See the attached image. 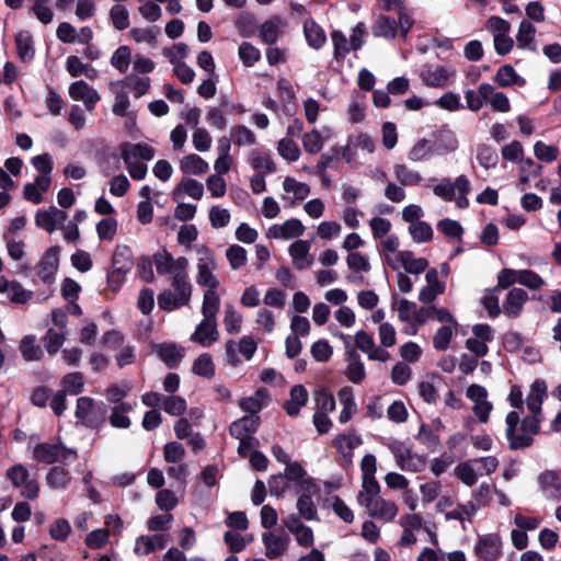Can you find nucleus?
<instances>
[{
    "label": "nucleus",
    "mask_w": 561,
    "mask_h": 561,
    "mask_svg": "<svg viewBox=\"0 0 561 561\" xmlns=\"http://www.w3.org/2000/svg\"><path fill=\"white\" fill-rule=\"evenodd\" d=\"M541 417L526 416L520 421L519 413L512 411L505 419V436L508 447L518 450L529 447L534 443V436L540 431Z\"/></svg>",
    "instance_id": "f257e3e1"
},
{
    "label": "nucleus",
    "mask_w": 561,
    "mask_h": 561,
    "mask_svg": "<svg viewBox=\"0 0 561 561\" xmlns=\"http://www.w3.org/2000/svg\"><path fill=\"white\" fill-rule=\"evenodd\" d=\"M119 152L129 175L137 181L144 180L147 175L148 168L139 160H152L156 156L154 148L141 142H123L119 146Z\"/></svg>",
    "instance_id": "f03ea898"
},
{
    "label": "nucleus",
    "mask_w": 561,
    "mask_h": 561,
    "mask_svg": "<svg viewBox=\"0 0 561 561\" xmlns=\"http://www.w3.org/2000/svg\"><path fill=\"white\" fill-rule=\"evenodd\" d=\"M192 297V284L187 273L172 276L171 289L163 290L158 296V306L164 311H173L190 304Z\"/></svg>",
    "instance_id": "7ed1b4c3"
},
{
    "label": "nucleus",
    "mask_w": 561,
    "mask_h": 561,
    "mask_svg": "<svg viewBox=\"0 0 561 561\" xmlns=\"http://www.w3.org/2000/svg\"><path fill=\"white\" fill-rule=\"evenodd\" d=\"M471 191V184L466 175H459L453 182L449 178H443L438 184L433 187V193L445 202H455L460 209L469 207L468 194Z\"/></svg>",
    "instance_id": "20e7f679"
},
{
    "label": "nucleus",
    "mask_w": 561,
    "mask_h": 561,
    "mask_svg": "<svg viewBox=\"0 0 561 561\" xmlns=\"http://www.w3.org/2000/svg\"><path fill=\"white\" fill-rule=\"evenodd\" d=\"M393 455L396 465L403 471L420 472L426 466V458L412 450V448L400 440L392 439L386 444Z\"/></svg>",
    "instance_id": "39448f33"
},
{
    "label": "nucleus",
    "mask_w": 561,
    "mask_h": 561,
    "mask_svg": "<svg viewBox=\"0 0 561 561\" xmlns=\"http://www.w3.org/2000/svg\"><path fill=\"white\" fill-rule=\"evenodd\" d=\"M197 284L202 287H206L207 289H217L219 280L215 275L217 262L213 251L205 245H201L197 249Z\"/></svg>",
    "instance_id": "423d86ee"
},
{
    "label": "nucleus",
    "mask_w": 561,
    "mask_h": 561,
    "mask_svg": "<svg viewBox=\"0 0 561 561\" xmlns=\"http://www.w3.org/2000/svg\"><path fill=\"white\" fill-rule=\"evenodd\" d=\"M33 458L47 465L54 462L67 463L77 458V451L67 448L61 443H39L33 449Z\"/></svg>",
    "instance_id": "0eeeda50"
},
{
    "label": "nucleus",
    "mask_w": 561,
    "mask_h": 561,
    "mask_svg": "<svg viewBox=\"0 0 561 561\" xmlns=\"http://www.w3.org/2000/svg\"><path fill=\"white\" fill-rule=\"evenodd\" d=\"M106 407L104 403H95L89 397H80L77 400L76 416L92 428L100 427L105 422Z\"/></svg>",
    "instance_id": "6e6552de"
},
{
    "label": "nucleus",
    "mask_w": 561,
    "mask_h": 561,
    "mask_svg": "<svg viewBox=\"0 0 561 561\" xmlns=\"http://www.w3.org/2000/svg\"><path fill=\"white\" fill-rule=\"evenodd\" d=\"M256 348V342L249 335L241 337L239 342L229 340L226 342L225 346L226 360L230 366L237 367L241 364V357L239 355L245 360H250Z\"/></svg>",
    "instance_id": "1a4fd4ad"
},
{
    "label": "nucleus",
    "mask_w": 561,
    "mask_h": 561,
    "mask_svg": "<svg viewBox=\"0 0 561 561\" xmlns=\"http://www.w3.org/2000/svg\"><path fill=\"white\" fill-rule=\"evenodd\" d=\"M61 249L59 245L48 248L36 264V274L45 285H53L59 268Z\"/></svg>",
    "instance_id": "9d476101"
},
{
    "label": "nucleus",
    "mask_w": 561,
    "mask_h": 561,
    "mask_svg": "<svg viewBox=\"0 0 561 561\" xmlns=\"http://www.w3.org/2000/svg\"><path fill=\"white\" fill-rule=\"evenodd\" d=\"M300 491L296 505L299 516L306 520H318V511L312 500L319 493L318 485L313 480H304Z\"/></svg>",
    "instance_id": "9b49d317"
},
{
    "label": "nucleus",
    "mask_w": 561,
    "mask_h": 561,
    "mask_svg": "<svg viewBox=\"0 0 561 561\" xmlns=\"http://www.w3.org/2000/svg\"><path fill=\"white\" fill-rule=\"evenodd\" d=\"M28 470L23 465H14L7 471V478L15 488H21V494L30 500L38 496L39 485L37 481L28 479Z\"/></svg>",
    "instance_id": "f8f14e48"
},
{
    "label": "nucleus",
    "mask_w": 561,
    "mask_h": 561,
    "mask_svg": "<svg viewBox=\"0 0 561 561\" xmlns=\"http://www.w3.org/2000/svg\"><path fill=\"white\" fill-rule=\"evenodd\" d=\"M503 541L497 534L480 535L474 546L476 556L482 561H497L503 551Z\"/></svg>",
    "instance_id": "ddd939ff"
},
{
    "label": "nucleus",
    "mask_w": 561,
    "mask_h": 561,
    "mask_svg": "<svg viewBox=\"0 0 561 561\" xmlns=\"http://www.w3.org/2000/svg\"><path fill=\"white\" fill-rule=\"evenodd\" d=\"M466 397L473 402L472 411L481 423H486L493 404L488 401V390L478 383L470 385L466 390Z\"/></svg>",
    "instance_id": "4468645a"
},
{
    "label": "nucleus",
    "mask_w": 561,
    "mask_h": 561,
    "mask_svg": "<svg viewBox=\"0 0 561 561\" xmlns=\"http://www.w3.org/2000/svg\"><path fill=\"white\" fill-rule=\"evenodd\" d=\"M153 262L158 274L165 275L172 274H186L188 267V260L184 256L174 259L167 250H161L153 255Z\"/></svg>",
    "instance_id": "2eb2a0df"
},
{
    "label": "nucleus",
    "mask_w": 561,
    "mask_h": 561,
    "mask_svg": "<svg viewBox=\"0 0 561 561\" xmlns=\"http://www.w3.org/2000/svg\"><path fill=\"white\" fill-rule=\"evenodd\" d=\"M363 439L355 431H348L336 435L332 445L341 456L344 465H351L354 457V449L362 445Z\"/></svg>",
    "instance_id": "dca6fc26"
},
{
    "label": "nucleus",
    "mask_w": 561,
    "mask_h": 561,
    "mask_svg": "<svg viewBox=\"0 0 561 561\" xmlns=\"http://www.w3.org/2000/svg\"><path fill=\"white\" fill-rule=\"evenodd\" d=\"M455 69L440 65H425L420 71L423 83L432 88L446 85L449 79L455 77Z\"/></svg>",
    "instance_id": "f3484780"
},
{
    "label": "nucleus",
    "mask_w": 561,
    "mask_h": 561,
    "mask_svg": "<svg viewBox=\"0 0 561 561\" xmlns=\"http://www.w3.org/2000/svg\"><path fill=\"white\" fill-rule=\"evenodd\" d=\"M266 558L273 560L282 557L290 545V537L284 531H266L262 535Z\"/></svg>",
    "instance_id": "a211bd4d"
},
{
    "label": "nucleus",
    "mask_w": 561,
    "mask_h": 561,
    "mask_svg": "<svg viewBox=\"0 0 561 561\" xmlns=\"http://www.w3.org/2000/svg\"><path fill=\"white\" fill-rule=\"evenodd\" d=\"M305 231L306 227L301 220L290 218L283 224L272 225L266 231V237L268 239L291 240L301 237Z\"/></svg>",
    "instance_id": "6ab92c4d"
},
{
    "label": "nucleus",
    "mask_w": 561,
    "mask_h": 561,
    "mask_svg": "<svg viewBox=\"0 0 561 561\" xmlns=\"http://www.w3.org/2000/svg\"><path fill=\"white\" fill-rule=\"evenodd\" d=\"M68 93L73 101H81L88 112H92L101 100L99 92L83 80L72 82Z\"/></svg>",
    "instance_id": "aec40b11"
},
{
    "label": "nucleus",
    "mask_w": 561,
    "mask_h": 561,
    "mask_svg": "<svg viewBox=\"0 0 561 561\" xmlns=\"http://www.w3.org/2000/svg\"><path fill=\"white\" fill-rule=\"evenodd\" d=\"M68 214L65 210L58 209L56 206H50L47 209H39L35 214V224L38 228L48 233H53L56 229L66 222Z\"/></svg>",
    "instance_id": "412c9836"
},
{
    "label": "nucleus",
    "mask_w": 561,
    "mask_h": 561,
    "mask_svg": "<svg viewBox=\"0 0 561 561\" xmlns=\"http://www.w3.org/2000/svg\"><path fill=\"white\" fill-rule=\"evenodd\" d=\"M310 250L311 242L302 239L294 241L288 247V254L296 270L304 271L313 264L314 259Z\"/></svg>",
    "instance_id": "4be33fe9"
},
{
    "label": "nucleus",
    "mask_w": 561,
    "mask_h": 561,
    "mask_svg": "<svg viewBox=\"0 0 561 561\" xmlns=\"http://www.w3.org/2000/svg\"><path fill=\"white\" fill-rule=\"evenodd\" d=\"M537 482L545 499L550 501L561 500V477L557 471L546 470L541 472Z\"/></svg>",
    "instance_id": "5701e85b"
},
{
    "label": "nucleus",
    "mask_w": 561,
    "mask_h": 561,
    "mask_svg": "<svg viewBox=\"0 0 561 561\" xmlns=\"http://www.w3.org/2000/svg\"><path fill=\"white\" fill-rule=\"evenodd\" d=\"M371 517L391 522L398 514V506L394 502L377 496L366 501L363 505Z\"/></svg>",
    "instance_id": "b1692460"
},
{
    "label": "nucleus",
    "mask_w": 561,
    "mask_h": 561,
    "mask_svg": "<svg viewBox=\"0 0 561 561\" xmlns=\"http://www.w3.org/2000/svg\"><path fill=\"white\" fill-rule=\"evenodd\" d=\"M426 285L422 287L419 293V300L423 304L433 302L438 296L445 291V283L438 278V271L436 268L427 270L425 274Z\"/></svg>",
    "instance_id": "393cba45"
},
{
    "label": "nucleus",
    "mask_w": 561,
    "mask_h": 561,
    "mask_svg": "<svg viewBox=\"0 0 561 561\" xmlns=\"http://www.w3.org/2000/svg\"><path fill=\"white\" fill-rule=\"evenodd\" d=\"M528 300V294L519 287L511 288L502 305V312L508 318H518Z\"/></svg>",
    "instance_id": "a878e982"
},
{
    "label": "nucleus",
    "mask_w": 561,
    "mask_h": 561,
    "mask_svg": "<svg viewBox=\"0 0 561 561\" xmlns=\"http://www.w3.org/2000/svg\"><path fill=\"white\" fill-rule=\"evenodd\" d=\"M219 332L217 330V320L203 318L191 335V341L203 347H209L217 342Z\"/></svg>",
    "instance_id": "bb28decb"
},
{
    "label": "nucleus",
    "mask_w": 561,
    "mask_h": 561,
    "mask_svg": "<svg viewBox=\"0 0 561 561\" xmlns=\"http://www.w3.org/2000/svg\"><path fill=\"white\" fill-rule=\"evenodd\" d=\"M286 21L280 16H273L259 27L261 41L266 45H274L284 33Z\"/></svg>",
    "instance_id": "cd10ccee"
},
{
    "label": "nucleus",
    "mask_w": 561,
    "mask_h": 561,
    "mask_svg": "<svg viewBox=\"0 0 561 561\" xmlns=\"http://www.w3.org/2000/svg\"><path fill=\"white\" fill-rule=\"evenodd\" d=\"M333 136V131L329 127H323L321 130L313 128L312 130L304 134L302 146L307 153L316 154L319 153L325 140Z\"/></svg>",
    "instance_id": "c85d7f7f"
},
{
    "label": "nucleus",
    "mask_w": 561,
    "mask_h": 561,
    "mask_svg": "<svg viewBox=\"0 0 561 561\" xmlns=\"http://www.w3.org/2000/svg\"><path fill=\"white\" fill-rule=\"evenodd\" d=\"M283 190L287 194L293 195L291 197L286 196V195H284L282 197V199L284 202H287V204L289 206H294L297 203L302 202L304 199H306L309 196V194L311 192V188L308 184H306L304 182H299L296 179L290 178V176L285 178V180L283 182Z\"/></svg>",
    "instance_id": "c756f323"
},
{
    "label": "nucleus",
    "mask_w": 561,
    "mask_h": 561,
    "mask_svg": "<svg viewBox=\"0 0 561 561\" xmlns=\"http://www.w3.org/2000/svg\"><path fill=\"white\" fill-rule=\"evenodd\" d=\"M0 294L5 295L11 302L25 304L32 298V291L26 290L19 282L0 276Z\"/></svg>",
    "instance_id": "7c9ffc66"
},
{
    "label": "nucleus",
    "mask_w": 561,
    "mask_h": 561,
    "mask_svg": "<svg viewBox=\"0 0 561 561\" xmlns=\"http://www.w3.org/2000/svg\"><path fill=\"white\" fill-rule=\"evenodd\" d=\"M547 398V385L541 379H536L531 386L526 398V404L530 411V416L540 417L541 405L543 400Z\"/></svg>",
    "instance_id": "2f4dec72"
},
{
    "label": "nucleus",
    "mask_w": 561,
    "mask_h": 561,
    "mask_svg": "<svg viewBox=\"0 0 561 561\" xmlns=\"http://www.w3.org/2000/svg\"><path fill=\"white\" fill-rule=\"evenodd\" d=\"M309 394L305 386L296 385L289 391V399L284 403V409L289 416H297L300 409L308 402Z\"/></svg>",
    "instance_id": "473e14b6"
},
{
    "label": "nucleus",
    "mask_w": 561,
    "mask_h": 561,
    "mask_svg": "<svg viewBox=\"0 0 561 561\" xmlns=\"http://www.w3.org/2000/svg\"><path fill=\"white\" fill-rule=\"evenodd\" d=\"M536 27L528 20H523L518 25L516 34L517 47L520 49H527L533 53H536Z\"/></svg>",
    "instance_id": "72a5a7b5"
},
{
    "label": "nucleus",
    "mask_w": 561,
    "mask_h": 561,
    "mask_svg": "<svg viewBox=\"0 0 561 561\" xmlns=\"http://www.w3.org/2000/svg\"><path fill=\"white\" fill-rule=\"evenodd\" d=\"M136 405L137 403L135 401L113 405L108 417L110 424L115 428H128L131 425L128 413L131 412Z\"/></svg>",
    "instance_id": "f704fd0d"
},
{
    "label": "nucleus",
    "mask_w": 561,
    "mask_h": 561,
    "mask_svg": "<svg viewBox=\"0 0 561 561\" xmlns=\"http://www.w3.org/2000/svg\"><path fill=\"white\" fill-rule=\"evenodd\" d=\"M168 539L164 535L140 536L136 539L134 552L138 556H147L157 549H163Z\"/></svg>",
    "instance_id": "c9c22d12"
},
{
    "label": "nucleus",
    "mask_w": 561,
    "mask_h": 561,
    "mask_svg": "<svg viewBox=\"0 0 561 561\" xmlns=\"http://www.w3.org/2000/svg\"><path fill=\"white\" fill-rule=\"evenodd\" d=\"M50 183V176L37 175L33 183H27L24 186V197L34 204H39L43 201V193L49 188Z\"/></svg>",
    "instance_id": "e433bc0d"
},
{
    "label": "nucleus",
    "mask_w": 561,
    "mask_h": 561,
    "mask_svg": "<svg viewBox=\"0 0 561 561\" xmlns=\"http://www.w3.org/2000/svg\"><path fill=\"white\" fill-rule=\"evenodd\" d=\"M260 425L257 415L243 416L230 425V434L236 438L252 437Z\"/></svg>",
    "instance_id": "4c0bfd02"
},
{
    "label": "nucleus",
    "mask_w": 561,
    "mask_h": 561,
    "mask_svg": "<svg viewBox=\"0 0 561 561\" xmlns=\"http://www.w3.org/2000/svg\"><path fill=\"white\" fill-rule=\"evenodd\" d=\"M174 198H182L184 196H188L193 199L199 201L204 195V186L201 182L192 179L184 178L178 184L176 188L173 192Z\"/></svg>",
    "instance_id": "58836bf2"
},
{
    "label": "nucleus",
    "mask_w": 561,
    "mask_h": 561,
    "mask_svg": "<svg viewBox=\"0 0 561 561\" xmlns=\"http://www.w3.org/2000/svg\"><path fill=\"white\" fill-rule=\"evenodd\" d=\"M393 175L402 186H417L423 182V176L420 172L403 163H396L393 165Z\"/></svg>",
    "instance_id": "ea45409f"
},
{
    "label": "nucleus",
    "mask_w": 561,
    "mask_h": 561,
    "mask_svg": "<svg viewBox=\"0 0 561 561\" xmlns=\"http://www.w3.org/2000/svg\"><path fill=\"white\" fill-rule=\"evenodd\" d=\"M347 367L345 375L354 383H359L365 379L366 371L360 356L354 351H347Z\"/></svg>",
    "instance_id": "a19ab883"
},
{
    "label": "nucleus",
    "mask_w": 561,
    "mask_h": 561,
    "mask_svg": "<svg viewBox=\"0 0 561 561\" xmlns=\"http://www.w3.org/2000/svg\"><path fill=\"white\" fill-rule=\"evenodd\" d=\"M337 397L342 404V411L340 413L339 421L342 424H345L353 417L357 410L353 389L351 387H343L340 389Z\"/></svg>",
    "instance_id": "79ce46f5"
},
{
    "label": "nucleus",
    "mask_w": 561,
    "mask_h": 561,
    "mask_svg": "<svg viewBox=\"0 0 561 561\" xmlns=\"http://www.w3.org/2000/svg\"><path fill=\"white\" fill-rule=\"evenodd\" d=\"M268 403V393L265 389H259L253 396L243 398L239 405L240 408L250 413V415H257V413Z\"/></svg>",
    "instance_id": "37998d69"
},
{
    "label": "nucleus",
    "mask_w": 561,
    "mask_h": 561,
    "mask_svg": "<svg viewBox=\"0 0 561 561\" xmlns=\"http://www.w3.org/2000/svg\"><path fill=\"white\" fill-rule=\"evenodd\" d=\"M491 92V84L481 83L477 90H467L465 92L466 106L472 112H478L482 108L488 93Z\"/></svg>",
    "instance_id": "c03bdc74"
},
{
    "label": "nucleus",
    "mask_w": 561,
    "mask_h": 561,
    "mask_svg": "<svg viewBox=\"0 0 561 561\" xmlns=\"http://www.w3.org/2000/svg\"><path fill=\"white\" fill-rule=\"evenodd\" d=\"M180 169L186 174L202 175L209 170V165L198 154L190 153L181 159Z\"/></svg>",
    "instance_id": "a18cd8bd"
},
{
    "label": "nucleus",
    "mask_w": 561,
    "mask_h": 561,
    "mask_svg": "<svg viewBox=\"0 0 561 561\" xmlns=\"http://www.w3.org/2000/svg\"><path fill=\"white\" fill-rule=\"evenodd\" d=\"M133 251L128 245L118 244L115 248L112 267L121 272H129L134 265Z\"/></svg>",
    "instance_id": "49530a36"
},
{
    "label": "nucleus",
    "mask_w": 561,
    "mask_h": 561,
    "mask_svg": "<svg viewBox=\"0 0 561 561\" xmlns=\"http://www.w3.org/2000/svg\"><path fill=\"white\" fill-rule=\"evenodd\" d=\"M401 267L410 274H421L427 266L428 261L424 257H415L412 251H401L399 254Z\"/></svg>",
    "instance_id": "de8ad7c7"
},
{
    "label": "nucleus",
    "mask_w": 561,
    "mask_h": 561,
    "mask_svg": "<svg viewBox=\"0 0 561 561\" xmlns=\"http://www.w3.org/2000/svg\"><path fill=\"white\" fill-rule=\"evenodd\" d=\"M16 51L23 62H28L34 58L33 38L30 32L21 31L15 36Z\"/></svg>",
    "instance_id": "09e8293b"
},
{
    "label": "nucleus",
    "mask_w": 561,
    "mask_h": 561,
    "mask_svg": "<svg viewBox=\"0 0 561 561\" xmlns=\"http://www.w3.org/2000/svg\"><path fill=\"white\" fill-rule=\"evenodd\" d=\"M157 354L169 367H175L183 357V348L172 343H162L157 346Z\"/></svg>",
    "instance_id": "8fccbe9b"
},
{
    "label": "nucleus",
    "mask_w": 561,
    "mask_h": 561,
    "mask_svg": "<svg viewBox=\"0 0 561 561\" xmlns=\"http://www.w3.org/2000/svg\"><path fill=\"white\" fill-rule=\"evenodd\" d=\"M304 33L308 44L314 49H320L327 41L324 31L313 20L305 21Z\"/></svg>",
    "instance_id": "3c124183"
},
{
    "label": "nucleus",
    "mask_w": 561,
    "mask_h": 561,
    "mask_svg": "<svg viewBox=\"0 0 561 561\" xmlns=\"http://www.w3.org/2000/svg\"><path fill=\"white\" fill-rule=\"evenodd\" d=\"M478 512V505L473 501L458 504L455 508L445 513L447 520H458L463 523L466 519L470 520Z\"/></svg>",
    "instance_id": "603ef678"
},
{
    "label": "nucleus",
    "mask_w": 561,
    "mask_h": 561,
    "mask_svg": "<svg viewBox=\"0 0 561 561\" xmlns=\"http://www.w3.org/2000/svg\"><path fill=\"white\" fill-rule=\"evenodd\" d=\"M220 297L216 289H207L203 296L202 314L204 319L217 320Z\"/></svg>",
    "instance_id": "864d4df0"
},
{
    "label": "nucleus",
    "mask_w": 561,
    "mask_h": 561,
    "mask_svg": "<svg viewBox=\"0 0 561 561\" xmlns=\"http://www.w3.org/2000/svg\"><path fill=\"white\" fill-rule=\"evenodd\" d=\"M249 162L253 169L263 173H273L276 170L271 156L260 150H252L250 152Z\"/></svg>",
    "instance_id": "5fc2aeb1"
},
{
    "label": "nucleus",
    "mask_w": 561,
    "mask_h": 561,
    "mask_svg": "<svg viewBox=\"0 0 561 561\" xmlns=\"http://www.w3.org/2000/svg\"><path fill=\"white\" fill-rule=\"evenodd\" d=\"M458 324L442 325L437 329L433 336V347L437 351H445L449 347L450 342L457 333Z\"/></svg>",
    "instance_id": "6e6d98bb"
},
{
    "label": "nucleus",
    "mask_w": 561,
    "mask_h": 561,
    "mask_svg": "<svg viewBox=\"0 0 561 561\" xmlns=\"http://www.w3.org/2000/svg\"><path fill=\"white\" fill-rule=\"evenodd\" d=\"M130 105L128 93L124 90H119L115 93L112 112L115 115L126 117V122H130L131 125H135V115L133 113L127 112Z\"/></svg>",
    "instance_id": "4d7b16f0"
},
{
    "label": "nucleus",
    "mask_w": 561,
    "mask_h": 561,
    "mask_svg": "<svg viewBox=\"0 0 561 561\" xmlns=\"http://www.w3.org/2000/svg\"><path fill=\"white\" fill-rule=\"evenodd\" d=\"M533 150L535 158L545 163H552L560 156V150L557 146L548 145L541 140L534 144Z\"/></svg>",
    "instance_id": "13d9d810"
},
{
    "label": "nucleus",
    "mask_w": 561,
    "mask_h": 561,
    "mask_svg": "<svg viewBox=\"0 0 561 561\" xmlns=\"http://www.w3.org/2000/svg\"><path fill=\"white\" fill-rule=\"evenodd\" d=\"M397 30L398 25L396 20L386 15H380L373 26V34L376 37L394 38Z\"/></svg>",
    "instance_id": "bf43d9fd"
},
{
    "label": "nucleus",
    "mask_w": 561,
    "mask_h": 561,
    "mask_svg": "<svg viewBox=\"0 0 561 561\" xmlns=\"http://www.w3.org/2000/svg\"><path fill=\"white\" fill-rule=\"evenodd\" d=\"M494 81L503 88L511 87L514 84H524V80L517 75L515 69L510 66L505 65L499 68V70L495 73Z\"/></svg>",
    "instance_id": "052dcab7"
},
{
    "label": "nucleus",
    "mask_w": 561,
    "mask_h": 561,
    "mask_svg": "<svg viewBox=\"0 0 561 561\" xmlns=\"http://www.w3.org/2000/svg\"><path fill=\"white\" fill-rule=\"evenodd\" d=\"M122 83L130 88L134 92V96L137 99L147 94L151 87V80L149 77H139L136 75L127 76Z\"/></svg>",
    "instance_id": "680f3d73"
},
{
    "label": "nucleus",
    "mask_w": 561,
    "mask_h": 561,
    "mask_svg": "<svg viewBox=\"0 0 561 561\" xmlns=\"http://www.w3.org/2000/svg\"><path fill=\"white\" fill-rule=\"evenodd\" d=\"M230 136L234 145L253 146L256 144L255 134L244 125H236L230 129Z\"/></svg>",
    "instance_id": "e2e57ef3"
},
{
    "label": "nucleus",
    "mask_w": 561,
    "mask_h": 561,
    "mask_svg": "<svg viewBox=\"0 0 561 561\" xmlns=\"http://www.w3.org/2000/svg\"><path fill=\"white\" fill-rule=\"evenodd\" d=\"M455 476L466 485L476 484L479 474L472 460L461 462L455 468Z\"/></svg>",
    "instance_id": "0e129e2a"
},
{
    "label": "nucleus",
    "mask_w": 561,
    "mask_h": 561,
    "mask_svg": "<svg viewBox=\"0 0 561 561\" xmlns=\"http://www.w3.org/2000/svg\"><path fill=\"white\" fill-rule=\"evenodd\" d=\"M224 324L229 334H238L241 331L242 316L230 304L225 307Z\"/></svg>",
    "instance_id": "69168bd1"
},
{
    "label": "nucleus",
    "mask_w": 561,
    "mask_h": 561,
    "mask_svg": "<svg viewBox=\"0 0 561 561\" xmlns=\"http://www.w3.org/2000/svg\"><path fill=\"white\" fill-rule=\"evenodd\" d=\"M362 490L357 496L359 505H364L366 501L377 497L380 492V485L375 477L362 478Z\"/></svg>",
    "instance_id": "338daca9"
},
{
    "label": "nucleus",
    "mask_w": 561,
    "mask_h": 561,
    "mask_svg": "<svg viewBox=\"0 0 561 561\" xmlns=\"http://www.w3.org/2000/svg\"><path fill=\"white\" fill-rule=\"evenodd\" d=\"M409 233L414 242L425 243L433 239L434 231L427 222L420 221L409 226Z\"/></svg>",
    "instance_id": "774afa93"
}]
</instances>
